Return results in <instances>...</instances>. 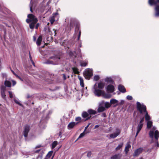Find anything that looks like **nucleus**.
I'll return each instance as SVG.
<instances>
[{
	"label": "nucleus",
	"instance_id": "obj_37",
	"mask_svg": "<svg viewBox=\"0 0 159 159\" xmlns=\"http://www.w3.org/2000/svg\"><path fill=\"white\" fill-rule=\"evenodd\" d=\"M75 33L78 34V39H79L80 38V32L79 31V28L77 27H76Z\"/></svg>",
	"mask_w": 159,
	"mask_h": 159
},
{
	"label": "nucleus",
	"instance_id": "obj_50",
	"mask_svg": "<svg viewBox=\"0 0 159 159\" xmlns=\"http://www.w3.org/2000/svg\"><path fill=\"white\" fill-rule=\"evenodd\" d=\"M90 123H89V124L88 125L85 127V130H84V131H85L86 130V129H87V128H88V127H89V125H90Z\"/></svg>",
	"mask_w": 159,
	"mask_h": 159
},
{
	"label": "nucleus",
	"instance_id": "obj_21",
	"mask_svg": "<svg viewBox=\"0 0 159 159\" xmlns=\"http://www.w3.org/2000/svg\"><path fill=\"white\" fill-rule=\"evenodd\" d=\"M5 90V87H4L3 86H2L1 89V95L2 96V97L3 98H5L6 96L4 93V92Z\"/></svg>",
	"mask_w": 159,
	"mask_h": 159
},
{
	"label": "nucleus",
	"instance_id": "obj_33",
	"mask_svg": "<svg viewBox=\"0 0 159 159\" xmlns=\"http://www.w3.org/2000/svg\"><path fill=\"white\" fill-rule=\"evenodd\" d=\"M58 142L57 141H55L53 142L52 145V148H54L57 145Z\"/></svg>",
	"mask_w": 159,
	"mask_h": 159
},
{
	"label": "nucleus",
	"instance_id": "obj_46",
	"mask_svg": "<svg viewBox=\"0 0 159 159\" xmlns=\"http://www.w3.org/2000/svg\"><path fill=\"white\" fill-rule=\"evenodd\" d=\"M8 92L9 94L10 97L11 98H12L13 97V95L12 92L11 91H9Z\"/></svg>",
	"mask_w": 159,
	"mask_h": 159
},
{
	"label": "nucleus",
	"instance_id": "obj_43",
	"mask_svg": "<svg viewBox=\"0 0 159 159\" xmlns=\"http://www.w3.org/2000/svg\"><path fill=\"white\" fill-rule=\"evenodd\" d=\"M11 71L13 73V74L17 78H19L21 80V81H22L23 80H22V79H21V78H20V77L19 76H18L17 75H16L15 73V72L13 71V70H11Z\"/></svg>",
	"mask_w": 159,
	"mask_h": 159
},
{
	"label": "nucleus",
	"instance_id": "obj_23",
	"mask_svg": "<svg viewBox=\"0 0 159 159\" xmlns=\"http://www.w3.org/2000/svg\"><path fill=\"white\" fill-rule=\"evenodd\" d=\"M88 64V61H85L80 62V66L85 67L87 66Z\"/></svg>",
	"mask_w": 159,
	"mask_h": 159
},
{
	"label": "nucleus",
	"instance_id": "obj_61",
	"mask_svg": "<svg viewBox=\"0 0 159 159\" xmlns=\"http://www.w3.org/2000/svg\"><path fill=\"white\" fill-rule=\"evenodd\" d=\"M103 116L105 117L106 116V114L105 113H104L103 114Z\"/></svg>",
	"mask_w": 159,
	"mask_h": 159
},
{
	"label": "nucleus",
	"instance_id": "obj_48",
	"mask_svg": "<svg viewBox=\"0 0 159 159\" xmlns=\"http://www.w3.org/2000/svg\"><path fill=\"white\" fill-rule=\"evenodd\" d=\"M84 132V131L83 133L80 134V138L83 137L84 136L85 134Z\"/></svg>",
	"mask_w": 159,
	"mask_h": 159
},
{
	"label": "nucleus",
	"instance_id": "obj_58",
	"mask_svg": "<svg viewBox=\"0 0 159 159\" xmlns=\"http://www.w3.org/2000/svg\"><path fill=\"white\" fill-rule=\"evenodd\" d=\"M33 39L34 41H35L36 40V38L34 36L33 37Z\"/></svg>",
	"mask_w": 159,
	"mask_h": 159
},
{
	"label": "nucleus",
	"instance_id": "obj_57",
	"mask_svg": "<svg viewBox=\"0 0 159 159\" xmlns=\"http://www.w3.org/2000/svg\"><path fill=\"white\" fill-rule=\"evenodd\" d=\"M63 77H64V79L66 80V77L64 74H63Z\"/></svg>",
	"mask_w": 159,
	"mask_h": 159
},
{
	"label": "nucleus",
	"instance_id": "obj_18",
	"mask_svg": "<svg viewBox=\"0 0 159 159\" xmlns=\"http://www.w3.org/2000/svg\"><path fill=\"white\" fill-rule=\"evenodd\" d=\"M118 89L121 92L125 93L126 92L125 89V87L122 85H119Z\"/></svg>",
	"mask_w": 159,
	"mask_h": 159
},
{
	"label": "nucleus",
	"instance_id": "obj_11",
	"mask_svg": "<svg viewBox=\"0 0 159 159\" xmlns=\"http://www.w3.org/2000/svg\"><path fill=\"white\" fill-rule=\"evenodd\" d=\"M120 130L119 129H117L115 132L110 134V137L113 139L116 138L120 134Z\"/></svg>",
	"mask_w": 159,
	"mask_h": 159
},
{
	"label": "nucleus",
	"instance_id": "obj_62",
	"mask_svg": "<svg viewBox=\"0 0 159 159\" xmlns=\"http://www.w3.org/2000/svg\"><path fill=\"white\" fill-rule=\"evenodd\" d=\"M44 159H49L47 157H45Z\"/></svg>",
	"mask_w": 159,
	"mask_h": 159
},
{
	"label": "nucleus",
	"instance_id": "obj_31",
	"mask_svg": "<svg viewBox=\"0 0 159 159\" xmlns=\"http://www.w3.org/2000/svg\"><path fill=\"white\" fill-rule=\"evenodd\" d=\"M118 102V101L114 99H111L110 101L111 104H115L117 103Z\"/></svg>",
	"mask_w": 159,
	"mask_h": 159
},
{
	"label": "nucleus",
	"instance_id": "obj_38",
	"mask_svg": "<svg viewBox=\"0 0 159 159\" xmlns=\"http://www.w3.org/2000/svg\"><path fill=\"white\" fill-rule=\"evenodd\" d=\"M80 85L82 87H84V84L83 83V80L82 78L80 77Z\"/></svg>",
	"mask_w": 159,
	"mask_h": 159
},
{
	"label": "nucleus",
	"instance_id": "obj_1",
	"mask_svg": "<svg viewBox=\"0 0 159 159\" xmlns=\"http://www.w3.org/2000/svg\"><path fill=\"white\" fill-rule=\"evenodd\" d=\"M60 60V58L56 55L51 56L45 63L47 64L57 65Z\"/></svg>",
	"mask_w": 159,
	"mask_h": 159
},
{
	"label": "nucleus",
	"instance_id": "obj_53",
	"mask_svg": "<svg viewBox=\"0 0 159 159\" xmlns=\"http://www.w3.org/2000/svg\"><path fill=\"white\" fill-rule=\"evenodd\" d=\"M156 143H157V147H159V144L158 143V141L157 140L156 141Z\"/></svg>",
	"mask_w": 159,
	"mask_h": 159
},
{
	"label": "nucleus",
	"instance_id": "obj_35",
	"mask_svg": "<svg viewBox=\"0 0 159 159\" xmlns=\"http://www.w3.org/2000/svg\"><path fill=\"white\" fill-rule=\"evenodd\" d=\"M53 151H49L48 154L47 155V156L46 157L48 158L49 159V158L51 157L52 156V153H53Z\"/></svg>",
	"mask_w": 159,
	"mask_h": 159
},
{
	"label": "nucleus",
	"instance_id": "obj_7",
	"mask_svg": "<svg viewBox=\"0 0 159 159\" xmlns=\"http://www.w3.org/2000/svg\"><path fill=\"white\" fill-rule=\"evenodd\" d=\"M28 19H27L26 21L28 23L30 22H34V23H36L38 21L37 18L34 15L32 14H29L28 15Z\"/></svg>",
	"mask_w": 159,
	"mask_h": 159
},
{
	"label": "nucleus",
	"instance_id": "obj_30",
	"mask_svg": "<svg viewBox=\"0 0 159 159\" xmlns=\"http://www.w3.org/2000/svg\"><path fill=\"white\" fill-rule=\"evenodd\" d=\"M87 87L85 88V89L84 90V91H82V95H84L85 96H87L88 95V94L87 93Z\"/></svg>",
	"mask_w": 159,
	"mask_h": 159
},
{
	"label": "nucleus",
	"instance_id": "obj_36",
	"mask_svg": "<svg viewBox=\"0 0 159 159\" xmlns=\"http://www.w3.org/2000/svg\"><path fill=\"white\" fill-rule=\"evenodd\" d=\"M111 104L108 102H105V107L107 108H108L110 107L111 106Z\"/></svg>",
	"mask_w": 159,
	"mask_h": 159
},
{
	"label": "nucleus",
	"instance_id": "obj_6",
	"mask_svg": "<svg viewBox=\"0 0 159 159\" xmlns=\"http://www.w3.org/2000/svg\"><path fill=\"white\" fill-rule=\"evenodd\" d=\"M137 106L138 110L141 113L147 111L146 107L144 105L141 104L139 102H137Z\"/></svg>",
	"mask_w": 159,
	"mask_h": 159
},
{
	"label": "nucleus",
	"instance_id": "obj_22",
	"mask_svg": "<svg viewBox=\"0 0 159 159\" xmlns=\"http://www.w3.org/2000/svg\"><path fill=\"white\" fill-rule=\"evenodd\" d=\"M121 157V155L120 154H115L112 156L111 159H120Z\"/></svg>",
	"mask_w": 159,
	"mask_h": 159
},
{
	"label": "nucleus",
	"instance_id": "obj_47",
	"mask_svg": "<svg viewBox=\"0 0 159 159\" xmlns=\"http://www.w3.org/2000/svg\"><path fill=\"white\" fill-rule=\"evenodd\" d=\"M92 153L90 152H89L87 153V156L88 157H91Z\"/></svg>",
	"mask_w": 159,
	"mask_h": 159
},
{
	"label": "nucleus",
	"instance_id": "obj_49",
	"mask_svg": "<svg viewBox=\"0 0 159 159\" xmlns=\"http://www.w3.org/2000/svg\"><path fill=\"white\" fill-rule=\"evenodd\" d=\"M125 102V101L124 100H121L120 103V105H121L123 104Z\"/></svg>",
	"mask_w": 159,
	"mask_h": 159
},
{
	"label": "nucleus",
	"instance_id": "obj_13",
	"mask_svg": "<svg viewBox=\"0 0 159 159\" xmlns=\"http://www.w3.org/2000/svg\"><path fill=\"white\" fill-rule=\"evenodd\" d=\"M78 124V122H70L67 126L69 129H71Z\"/></svg>",
	"mask_w": 159,
	"mask_h": 159
},
{
	"label": "nucleus",
	"instance_id": "obj_40",
	"mask_svg": "<svg viewBox=\"0 0 159 159\" xmlns=\"http://www.w3.org/2000/svg\"><path fill=\"white\" fill-rule=\"evenodd\" d=\"M55 20V17L54 16H53L51 18L50 20V21L52 24L54 22Z\"/></svg>",
	"mask_w": 159,
	"mask_h": 159
},
{
	"label": "nucleus",
	"instance_id": "obj_5",
	"mask_svg": "<svg viewBox=\"0 0 159 159\" xmlns=\"http://www.w3.org/2000/svg\"><path fill=\"white\" fill-rule=\"evenodd\" d=\"M83 74L86 79H89L93 75L92 69L90 68L86 69L83 73Z\"/></svg>",
	"mask_w": 159,
	"mask_h": 159
},
{
	"label": "nucleus",
	"instance_id": "obj_4",
	"mask_svg": "<svg viewBox=\"0 0 159 159\" xmlns=\"http://www.w3.org/2000/svg\"><path fill=\"white\" fill-rule=\"evenodd\" d=\"M156 128L153 127L152 130H150L149 133L150 137L152 139L154 138V137L155 139L157 140L159 137V132L157 130H155Z\"/></svg>",
	"mask_w": 159,
	"mask_h": 159
},
{
	"label": "nucleus",
	"instance_id": "obj_29",
	"mask_svg": "<svg viewBox=\"0 0 159 159\" xmlns=\"http://www.w3.org/2000/svg\"><path fill=\"white\" fill-rule=\"evenodd\" d=\"M105 110V107L102 106H101L98 108V112H100L103 111Z\"/></svg>",
	"mask_w": 159,
	"mask_h": 159
},
{
	"label": "nucleus",
	"instance_id": "obj_9",
	"mask_svg": "<svg viewBox=\"0 0 159 159\" xmlns=\"http://www.w3.org/2000/svg\"><path fill=\"white\" fill-rule=\"evenodd\" d=\"M144 121V117H143L142 118H141L140 119V121L139 122V124L138 125V126L137 127V131L136 133V136L135 137H136L138 135V134L139 133L140 131L141 130V129H142L143 125V122Z\"/></svg>",
	"mask_w": 159,
	"mask_h": 159
},
{
	"label": "nucleus",
	"instance_id": "obj_52",
	"mask_svg": "<svg viewBox=\"0 0 159 159\" xmlns=\"http://www.w3.org/2000/svg\"><path fill=\"white\" fill-rule=\"evenodd\" d=\"M58 15V13L57 12H56V13L53 14V15L54 17H55V16H56Z\"/></svg>",
	"mask_w": 159,
	"mask_h": 159
},
{
	"label": "nucleus",
	"instance_id": "obj_34",
	"mask_svg": "<svg viewBox=\"0 0 159 159\" xmlns=\"http://www.w3.org/2000/svg\"><path fill=\"white\" fill-rule=\"evenodd\" d=\"M14 102L17 104L19 105L20 106H22V104L20 103V102L19 101V100L18 99H16L15 98H14Z\"/></svg>",
	"mask_w": 159,
	"mask_h": 159
},
{
	"label": "nucleus",
	"instance_id": "obj_17",
	"mask_svg": "<svg viewBox=\"0 0 159 159\" xmlns=\"http://www.w3.org/2000/svg\"><path fill=\"white\" fill-rule=\"evenodd\" d=\"M73 73L75 74L78 75V79L80 80V76L79 75V72L78 71V69L76 67H73L72 68Z\"/></svg>",
	"mask_w": 159,
	"mask_h": 159
},
{
	"label": "nucleus",
	"instance_id": "obj_25",
	"mask_svg": "<svg viewBox=\"0 0 159 159\" xmlns=\"http://www.w3.org/2000/svg\"><path fill=\"white\" fill-rule=\"evenodd\" d=\"M145 119L146 120L148 121L150 120L151 119L150 116L148 115L147 111L145 112Z\"/></svg>",
	"mask_w": 159,
	"mask_h": 159
},
{
	"label": "nucleus",
	"instance_id": "obj_20",
	"mask_svg": "<svg viewBox=\"0 0 159 159\" xmlns=\"http://www.w3.org/2000/svg\"><path fill=\"white\" fill-rule=\"evenodd\" d=\"M156 12L155 14V16L158 17L159 16V5L156 6L155 8Z\"/></svg>",
	"mask_w": 159,
	"mask_h": 159
},
{
	"label": "nucleus",
	"instance_id": "obj_16",
	"mask_svg": "<svg viewBox=\"0 0 159 159\" xmlns=\"http://www.w3.org/2000/svg\"><path fill=\"white\" fill-rule=\"evenodd\" d=\"M7 156L6 152H3L0 153V159H7Z\"/></svg>",
	"mask_w": 159,
	"mask_h": 159
},
{
	"label": "nucleus",
	"instance_id": "obj_3",
	"mask_svg": "<svg viewBox=\"0 0 159 159\" xmlns=\"http://www.w3.org/2000/svg\"><path fill=\"white\" fill-rule=\"evenodd\" d=\"M88 112L89 114L86 112H84L82 114V116L84 118H86L85 120H88L91 118V116L90 115H95L97 113L96 111L91 109L88 110Z\"/></svg>",
	"mask_w": 159,
	"mask_h": 159
},
{
	"label": "nucleus",
	"instance_id": "obj_10",
	"mask_svg": "<svg viewBox=\"0 0 159 159\" xmlns=\"http://www.w3.org/2000/svg\"><path fill=\"white\" fill-rule=\"evenodd\" d=\"M11 82L12 83L13 86L15 85L16 83V82L14 80L10 79L9 80H6L4 82L5 87H11Z\"/></svg>",
	"mask_w": 159,
	"mask_h": 159
},
{
	"label": "nucleus",
	"instance_id": "obj_64",
	"mask_svg": "<svg viewBox=\"0 0 159 159\" xmlns=\"http://www.w3.org/2000/svg\"><path fill=\"white\" fill-rule=\"evenodd\" d=\"M80 138V136L78 137L77 140L78 139Z\"/></svg>",
	"mask_w": 159,
	"mask_h": 159
},
{
	"label": "nucleus",
	"instance_id": "obj_32",
	"mask_svg": "<svg viewBox=\"0 0 159 159\" xmlns=\"http://www.w3.org/2000/svg\"><path fill=\"white\" fill-rule=\"evenodd\" d=\"M104 86V84L103 83H100L98 84V88L100 89L103 88Z\"/></svg>",
	"mask_w": 159,
	"mask_h": 159
},
{
	"label": "nucleus",
	"instance_id": "obj_19",
	"mask_svg": "<svg viewBox=\"0 0 159 159\" xmlns=\"http://www.w3.org/2000/svg\"><path fill=\"white\" fill-rule=\"evenodd\" d=\"M159 2V0H157L156 1L155 0H149L148 3L151 5H156L157 2Z\"/></svg>",
	"mask_w": 159,
	"mask_h": 159
},
{
	"label": "nucleus",
	"instance_id": "obj_2",
	"mask_svg": "<svg viewBox=\"0 0 159 159\" xmlns=\"http://www.w3.org/2000/svg\"><path fill=\"white\" fill-rule=\"evenodd\" d=\"M95 90L94 92V94L97 96H99L101 95L104 96L106 98H109L111 96L110 94H107L105 95L104 92L100 89H97V86L95 84L94 86Z\"/></svg>",
	"mask_w": 159,
	"mask_h": 159
},
{
	"label": "nucleus",
	"instance_id": "obj_8",
	"mask_svg": "<svg viewBox=\"0 0 159 159\" xmlns=\"http://www.w3.org/2000/svg\"><path fill=\"white\" fill-rule=\"evenodd\" d=\"M144 121V117H143L142 118H141L140 119V121L139 122V124L138 125V126L137 127V131L136 133V136L135 137H136L138 135V134L139 133L140 131L141 130V129H142L143 125V122Z\"/></svg>",
	"mask_w": 159,
	"mask_h": 159
},
{
	"label": "nucleus",
	"instance_id": "obj_24",
	"mask_svg": "<svg viewBox=\"0 0 159 159\" xmlns=\"http://www.w3.org/2000/svg\"><path fill=\"white\" fill-rule=\"evenodd\" d=\"M42 41V36H40L36 42V43L38 46H39L40 45Z\"/></svg>",
	"mask_w": 159,
	"mask_h": 159
},
{
	"label": "nucleus",
	"instance_id": "obj_55",
	"mask_svg": "<svg viewBox=\"0 0 159 159\" xmlns=\"http://www.w3.org/2000/svg\"><path fill=\"white\" fill-rule=\"evenodd\" d=\"M31 61H32V64H33V66H35V64H34V61H32V60H31Z\"/></svg>",
	"mask_w": 159,
	"mask_h": 159
},
{
	"label": "nucleus",
	"instance_id": "obj_39",
	"mask_svg": "<svg viewBox=\"0 0 159 159\" xmlns=\"http://www.w3.org/2000/svg\"><path fill=\"white\" fill-rule=\"evenodd\" d=\"M106 81L108 82H109V83H112L113 82L112 79L111 78H107L106 79Z\"/></svg>",
	"mask_w": 159,
	"mask_h": 159
},
{
	"label": "nucleus",
	"instance_id": "obj_41",
	"mask_svg": "<svg viewBox=\"0 0 159 159\" xmlns=\"http://www.w3.org/2000/svg\"><path fill=\"white\" fill-rule=\"evenodd\" d=\"M36 23H34V22H32L30 25V27L31 29H33L34 28V25Z\"/></svg>",
	"mask_w": 159,
	"mask_h": 159
},
{
	"label": "nucleus",
	"instance_id": "obj_56",
	"mask_svg": "<svg viewBox=\"0 0 159 159\" xmlns=\"http://www.w3.org/2000/svg\"><path fill=\"white\" fill-rule=\"evenodd\" d=\"M61 132H60L59 133V136L60 137V138H61Z\"/></svg>",
	"mask_w": 159,
	"mask_h": 159
},
{
	"label": "nucleus",
	"instance_id": "obj_15",
	"mask_svg": "<svg viewBox=\"0 0 159 159\" xmlns=\"http://www.w3.org/2000/svg\"><path fill=\"white\" fill-rule=\"evenodd\" d=\"M30 129L29 126H25L24 131V135L25 137H27L29 131Z\"/></svg>",
	"mask_w": 159,
	"mask_h": 159
},
{
	"label": "nucleus",
	"instance_id": "obj_26",
	"mask_svg": "<svg viewBox=\"0 0 159 159\" xmlns=\"http://www.w3.org/2000/svg\"><path fill=\"white\" fill-rule=\"evenodd\" d=\"M131 147V145L129 143H127L125 148V151L126 153H127L129 151V149Z\"/></svg>",
	"mask_w": 159,
	"mask_h": 159
},
{
	"label": "nucleus",
	"instance_id": "obj_59",
	"mask_svg": "<svg viewBox=\"0 0 159 159\" xmlns=\"http://www.w3.org/2000/svg\"><path fill=\"white\" fill-rule=\"evenodd\" d=\"M30 11L31 12H32V7L30 6Z\"/></svg>",
	"mask_w": 159,
	"mask_h": 159
},
{
	"label": "nucleus",
	"instance_id": "obj_54",
	"mask_svg": "<svg viewBox=\"0 0 159 159\" xmlns=\"http://www.w3.org/2000/svg\"><path fill=\"white\" fill-rule=\"evenodd\" d=\"M39 24L38 23L37 24V25H36V29H37L38 28V27H39Z\"/></svg>",
	"mask_w": 159,
	"mask_h": 159
},
{
	"label": "nucleus",
	"instance_id": "obj_28",
	"mask_svg": "<svg viewBox=\"0 0 159 159\" xmlns=\"http://www.w3.org/2000/svg\"><path fill=\"white\" fill-rule=\"evenodd\" d=\"M123 145V143H120L118 146L116 148V151L119 150L122 147Z\"/></svg>",
	"mask_w": 159,
	"mask_h": 159
},
{
	"label": "nucleus",
	"instance_id": "obj_42",
	"mask_svg": "<svg viewBox=\"0 0 159 159\" xmlns=\"http://www.w3.org/2000/svg\"><path fill=\"white\" fill-rule=\"evenodd\" d=\"M99 77L98 75H95L94 77V80L95 81H97L99 80Z\"/></svg>",
	"mask_w": 159,
	"mask_h": 159
},
{
	"label": "nucleus",
	"instance_id": "obj_44",
	"mask_svg": "<svg viewBox=\"0 0 159 159\" xmlns=\"http://www.w3.org/2000/svg\"><path fill=\"white\" fill-rule=\"evenodd\" d=\"M126 98L127 99H128V100H131L133 98L131 96L128 95L127 96Z\"/></svg>",
	"mask_w": 159,
	"mask_h": 159
},
{
	"label": "nucleus",
	"instance_id": "obj_12",
	"mask_svg": "<svg viewBox=\"0 0 159 159\" xmlns=\"http://www.w3.org/2000/svg\"><path fill=\"white\" fill-rule=\"evenodd\" d=\"M107 91L109 93H112L115 91L114 86L111 84L108 85L106 88Z\"/></svg>",
	"mask_w": 159,
	"mask_h": 159
},
{
	"label": "nucleus",
	"instance_id": "obj_27",
	"mask_svg": "<svg viewBox=\"0 0 159 159\" xmlns=\"http://www.w3.org/2000/svg\"><path fill=\"white\" fill-rule=\"evenodd\" d=\"M152 122L151 120L147 121V128L150 129L152 126Z\"/></svg>",
	"mask_w": 159,
	"mask_h": 159
},
{
	"label": "nucleus",
	"instance_id": "obj_51",
	"mask_svg": "<svg viewBox=\"0 0 159 159\" xmlns=\"http://www.w3.org/2000/svg\"><path fill=\"white\" fill-rule=\"evenodd\" d=\"M99 126V125H96L95 126L94 129H96L98 128Z\"/></svg>",
	"mask_w": 159,
	"mask_h": 159
},
{
	"label": "nucleus",
	"instance_id": "obj_45",
	"mask_svg": "<svg viewBox=\"0 0 159 159\" xmlns=\"http://www.w3.org/2000/svg\"><path fill=\"white\" fill-rule=\"evenodd\" d=\"M75 122H78V124L80 122V117H78L75 118Z\"/></svg>",
	"mask_w": 159,
	"mask_h": 159
},
{
	"label": "nucleus",
	"instance_id": "obj_14",
	"mask_svg": "<svg viewBox=\"0 0 159 159\" xmlns=\"http://www.w3.org/2000/svg\"><path fill=\"white\" fill-rule=\"evenodd\" d=\"M143 150V148H142L137 149L134 151L133 156L134 157L138 156L140 154L142 153Z\"/></svg>",
	"mask_w": 159,
	"mask_h": 159
},
{
	"label": "nucleus",
	"instance_id": "obj_63",
	"mask_svg": "<svg viewBox=\"0 0 159 159\" xmlns=\"http://www.w3.org/2000/svg\"><path fill=\"white\" fill-rule=\"evenodd\" d=\"M53 157H54V156H53L52 157V158H51V159H53Z\"/></svg>",
	"mask_w": 159,
	"mask_h": 159
},
{
	"label": "nucleus",
	"instance_id": "obj_60",
	"mask_svg": "<svg viewBox=\"0 0 159 159\" xmlns=\"http://www.w3.org/2000/svg\"><path fill=\"white\" fill-rule=\"evenodd\" d=\"M40 151V150L39 149L35 151V152H39Z\"/></svg>",
	"mask_w": 159,
	"mask_h": 159
}]
</instances>
